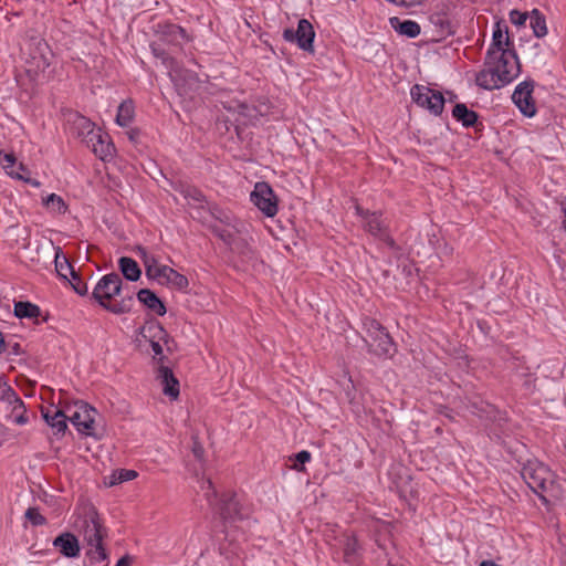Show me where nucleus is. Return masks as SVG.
Instances as JSON below:
<instances>
[{
  "label": "nucleus",
  "mask_w": 566,
  "mask_h": 566,
  "mask_svg": "<svg viewBox=\"0 0 566 566\" xmlns=\"http://www.w3.org/2000/svg\"><path fill=\"white\" fill-rule=\"evenodd\" d=\"M480 566H495V562L493 560H484L480 564Z\"/></svg>",
  "instance_id": "obj_54"
},
{
  "label": "nucleus",
  "mask_w": 566,
  "mask_h": 566,
  "mask_svg": "<svg viewBox=\"0 0 566 566\" xmlns=\"http://www.w3.org/2000/svg\"><path fill=\"white\" fill-rule=\"evenodd\" d=\"M410 97L412 102L428 111L434 116H440L444 108V96L441 92L432 90L426 85L415 84L410 88Z\"/></svg>",
  "instance_id": "obj_5"
},
{
  "label": "nucleus",
  "mask_w": 566,
  "mask_h": 566,
  "mask_svg": "<svg viewBox=\"0 0 566 566\" xmlns=\"http://www.w3.org/2000/svg\"><path fill=\"white\" fill-rule=\"evenodd\" d=\"M213 232L217 237H219L226 244L230 245L231 249L238 250L240 242L237 241L233 234L227 230L221 228H213Z\"/></svg>",
  "instance_id": "obj_37"
},
{
  "label": "nucleus",
  "mask_w": 566,
  "mask_h": 566,
  "mask_svg": "<svg viewBox=\"0 0 566 566\" xmlns=\"http://www.w3.org/2000/svg\"><path fill=\"white\" fill-rule=\"evenodd\" d=\"M251 201L266 216L277 212V200L272 188L266 182H256L251 192Z\"/></svg>",
  "instance_id": "obj_11"
},
{
  "label": "nucleus",
  "mask_w": 566,
  "mask_h": 566,
  "mask_svg": "<svg viewBox=\"0 0 566 566\" xmlns=\"http://www.w3.org/2000/svg\"><path fill=\"white\" fill-rule=\"evenodd\" d=\"M452 116L465 127L473 126L478 120V114L470 111L467 105L462 103L455 104Z\"/></svg>",
  "instance_id": "obj_26"
},
{
  "label": "nucleus",
  "mask_w": 566,
  "mask_h": 566,
  "mask_svg": "<svg viewBox=\"0 0 566 566\" xmlns=\"http://www.w3.org/2000/svg\"><path fill=\"white\" fill-rule=\"evenodd\" d=\"M430 23L434 27V32L446 35H453L458 31V24L443 12H437L430 15Z\"/></svg>",
  "instance_id": "obj_20"
},
{
  "label": "nucleus",
  "mask_w": 566,
  "mask_h": 566,
  "mask_svg": "<svg viewBox=\"0 0 566 566\" xmlns=\"http://www.w3.org/2000/svg\"><path fill=\"white\" fill-rule=\"evenodd\" d=\"M358 543L355 537L347 536L344 543V559L349 565H355L358 558Z\"/></svg>",
  "instance_id": "obj_33"
},
{
  "label": "nucleus",
  "mask_w": 566,
  "mask_h": 566,
  "mask_svg": "<svg viewBox=\"0 0 566 566\" xmlns=\"http://www.w3.org/2000/svg\"><path fill=\"white\" fill-rule=\"evenodd\" d=\"M53 546L65 557H76L80 554V544L72 533H63L53 541Z\"/></svg>",
  "instance_id": "obj_19"
},
{
  "label": "nucleus",
  "mask_w": 566,
  "mask_h": 566,
  "mask_svg": "<svg viewBox=\"0 0 566 566\" xmlns=\"http://www.w3.org/2000/svg\"><path fill=\"white\" fill-rule=\"evenodd\" d=\"M510 35L509 27L504 20H497V35Z\"/></svg>",
  "instance_id": "obj_50"
},
{
  "label": "nucleus",
  "mask_w": 566,
  "mask_h": 566,
  "mask_svg": "<svg viewBox=\"0 0 566 566\" xmlns=\"http://www.w3.org/2000/svg\"><path fill=\"white\" fill-rule=\"evenodd\" d=\"M70 282V284L72 285L73 290L80 294V295H86L87 293V285L86 283H84L80 275L77 274V279H72V277H69L67 280Z\"/></svg>",
  "instance_id": "obj_45"
},
{
  "label": "nucleus",
  "mask_w": 566,
  "mask_h": 566,
  "mask_svg": "<svg viewBox=\"0 0 566 566\" xmlns=\"http://www.w3.org/2000/svg\"><path fill=\"white\" fill-rule=\"evenodd\" d=\"M528 13L527 12H521L518 10H512L510 12V21L512 24H514L515 27H517V29H520V27H524L526 21L528 20Z\"/></svg>",
  "instance_id": "obj_41"
},
{
  "label": "nucleus",
  "mask_w": 566,
  "mask_h": 566,
  "mask_svg": "<svg viewBox=\"0 0 566 566\" xmlns=\"http://www.w3.org/2000/svg\"><path fill=\"white\" fill-rule=\"evenodd\" d=\"M191 197L195 201L201 202L203 199L202 193L197 189H189L187 192V197Z\"/></svg>",
  "instance_id": "obj_51"
},
{
  "label": "nucleus",
  "mask_w": 566,
  "mask_h": 566,
  "mask_svg": "<svg viewBox=\"0 0 566 566\" xmlns=\"http://www.w3.org/2000/svg\"><path fill=\"white\" fill-rule=\"evenodd\" d=\"M295 460L300 464H304L311 460V453L308 451H301L295 455Z\"/></svg>",
  "instance_id": "obj_49"
},
{
  "label": "nucleus",
  "mask_w": 566,
  "mask_h": 566,
  "mask_svg": "<svg viewBox=\"0 0 566 566\" xmlns=\"http://www.w3.org/2000/svg\"><path fill=\"white\" fill-rule=\"evenodd\" d=\"M124 290L123 281L117 273H109L104 275L96 284L93 291V298L98 302L106 311L120 315L129 313L134 304L132 293L126 294L120 301L112 303L111 300L119 296Z\"/></svg>",
  "instance_id": "obj_3"
},
{
  "label": "nucleus",
  "mask_w": 566,
  "mask_h": 566,
  "mask_svg": "<svg viewBox=\"0 0 566 566\" xmlns=\"http://www.w3.org/2000/svg\"><path fill=\"white\" fill-rule=\"evenodd\" d=\"M156 35H181L185 33V30L174 23H158L157 29L155 30Z\"/></svg>",
  "instance_id": "obj_36"
},
{
  "label": "nucleus",
  "mask_w": 566,
  "mask_h": 566,
  "mask_svg": "<svg viewBox=\"0 0 566 566\" xmlns=\"http://www.w3.org/2000/svg\"><path fill=\"white\" fill-rule=\"evenodd\" d=\"M294 469L298 470V471H302L303 469L302 468H298L297 464L294 465Z\"/></svg>",
  "instance_id": "obj_59"
},
{
  "label": "nucleus",
  "mask_w": 566,
  "mask_h": 566,
  "mask_svg": "<svg viewBox=\"0 0 566 566\" xmlns=\"http://www.w3.org/2000/svg\"><path fill=\"white\" fill-rule=\"evenodd\" d=\"M29 40H39L35 44H36L38 49L40 50V55H39V56L33 55V56H32V59H33V60L39 59L40 61H42V64H43V65H48L45 54H44V52L42 51V49H43L42 46H44V49H48V44L44 42V39H40V38H30Z\"/></svg>",
  "instance_id": "obj_47"
},
{
  "label": "nucleus",
  "mask_w": 566,
  "mask_h": 566,
  "mask_svg": "<svg viewBox=\"0 0 566 566\" xmlns=\"http://www.w3.org/2000/svg\"><path fill=\"white\" fill-rule=\"evenodd\" d=\"M391 28L400 35H419L421 32L420 25L412 20L401 21L398 17L389 19Z\"/></svg>",
  "instance_id": "obj_24"
},
{
  "label": "nucleus",
  "mask_w": 566,
  "mask_h": 566,
  "mask_svg": "<svg viewBox=\"0 0 566 566\" xmlns=\"http://www.w3.org/2000/svg\"><path fill=\"white\" fill-rule=\"evenodd\" d=\"M511 38H497V81L503 84L512 82L521 72L518 57L514 51L504 50L502 45H510Z\"/></svg>",
  "instance_id": "obj_6"
},
{
  "label": "nucleus",
  "mask_w": 566,
  "mask_h": 566,
  "mask_svg": "<svg viewBox=\"0 0 566 566\" xmlns=\"http://www.w3.org/2000/svg\"><path fill=\"white\" fill-rule=\"evenodd\" d=\"M69 412L67 419L72 422L74 427L78 430V432L95 437V417L97 416V410L90 406L84 401H76L73 407H66Z\"/></svg>",
  "instance_id": "obj_7"
},
{
  "label": "nucleus",
  "mask_w": 566,
  "mask_h": 566,
  "mask_svg": "<svg viewBox=\"0 0 566 566\" xmlns=\"http://www.w3.org/2000/svg\"><path fill=\"white\" fill-rule=\"evenodd\" d=\"M492 36H495V23L492 27Z\"/></svg>",
  "instance_id": "obj_57"
},
{
  "label": "nucleus",
  "mask_w": 566,
  "mask_h": 566,
  "mask_svg": "<svg viewBox=\"0 0 566 566\" xmlns=\"http://www.w3.org/2000/svg\"><path fill=\"white\" fill-rule=\"evenodd\" d=\"M535 82L533 80H525L521 82L512 94V101L526 117L536 115L537 108L533 97Z\"/></svg>",
  "instance_id": "obj_9"
},
{
  "label": "nucleus",
  "mask_w": 566,
  "mask_h": 566,
  "mask_svg": "<svg viewBox=\"0 0 566 566\" xmlns=\"http://www.w3.org/2000/svg\"><path fill=\"white\" fill-rule=\"evenodd\" d=\"M25 517L34 526L44 525L46 523V518L39 512L36 507H29L25 512Z\"/></svg>",
  "instance_id": "obj_40"
},
{
  "label": "nucleus",
  "mask_w": 566,
  "mask_h": 566,
  "mask_svg": "<svg viewBox=\"0 0 566 566\" xmlns=\"http://www.w3.org/2000/svg\"><path fill=\"white\" fill-rule=\"evenodd\" d=\"M0 400L12 406V412L18 409H23V401L17 395V392L8 385H3L1 388Z\"/></svg>",
  "instance_id": "obj_31"
},
{
  "label": "nucleus",
  "mask_w": 566,
  "mask_h": 566,
  "mask_svg": "<svg viewBox=\"0 0 566 566\" xmlns=\"http://www.w3.org/2000/svg\"><path fill=\"white\" fill-rule=\"evenodd\" d=\"M292 44H296L300 49L310 53L314 52L313 41L314 38H285Z\"/></svg>",
  "instance_id": "obj_39"
},
{
  "label": "nucleus",
  "mask_w": 566,
  "mask_h": 566,
  "mask_svg": "<svg viewBox=\"0 0 566 566\" xmlns=\"http://www.w3.org/2000/svg\"><path fill=\"white\" fill-rule=\"evenodd\" d=\"M74 527L90 546L87 554L91 560L94 563L105 562L107 554L103 546V538L106 536V530L94 505L86 503L81 507Z\"/></svg>",
  "instance_id": "obj_2"
},
{
  "label": "nucleus",
  "mask_w": 566,
  "mask_h": 566,
  "mask_svg": "<svg viewBox=\"0 0 566 566\" xmlns=\"http://www.w3.org/2000/svg\"><path fill=\"white\" fill-rule=\"evenodd\" d=\"M54 263L59 276L65 280H69V277L77 279V272L74 270L67 258L62 253L60 247L55 248Z\"/></svg>",
  "instance_id": "obj_22"
},
{
  "label": "nucleus",
  "mask_w": 566,
  "mask_h": 566,
  "mask_svg": "<svg viewBox=\"0 0 566 566\" xmlns=\"http://www.w3.org/2000/svg\"><path fill=\"white\" fill-rule=\"evenodd\" d=\"M201 491L205 492V496L207 499V501L212 504V499H216L217 497V492L213 488V484L211 482V480H203L201 482V486H200Z\"/></svg>",
  "instance_id": "obj_42"
},
{
  "label": "nucleus",
  "mask_w": 566,
  "mask_h": 566,
  "mask_svg": "<svg viewBox=\"0 0 566 566\" xmlns=\"http://www.w3.org/2000/svg\"><path fill=\"white\" fill-rule=\"evenodd\" d=\"M268 111V106L262 104L260 106L248 105L245 103H241L237 105L235 112H233V119H229L230 122L235 123V129L239 132L240 125H247L248 123H252L254 119H258L259 116H263ZM240 133H238L239 135Z\"/></svg>",
  "instance_id": "obj_15"
},
{
  "label": "nucleus",
  "mask_w": 566,
  "mask_h": 566,
  "mask_svg": "<svg viewBox=\"0 0 566 566\" xmlns=\"http://www.w3.org/2000/svg\"><path fill=\"white\" fill-rule=\"evenodd\" d=\"M11 353L14 355H19L22 353L21 346L19 343H14L13 345H10Z\"/></svg>",
  "instance_id": "obj_53"
},
{
  "label": "nucleus",
  "mask_w": 566,
  "mask_h": 566,
  "mask_svg": "<svg viewBox=\"0 0 566 566\" xmlns=\"http://www.w3.org/2000/svg\"><path fill=\"white\" fill-rule=\"evenodd\" d=\"M192 454L198 461H202L205 457V449L202 444L199 442L197 437H192Z\"/></svg>",
  "instance_id": "obj_46"
},
{
  "label": "nucleus",
  "mask_w": 566,
  "mask_h": 566,
  "mask_svg": "<svg viewBox=\"0 0 566 566\" xmlns=\"http://www.w3.org/2000/svg\"><path fill=\"white\" fill-rule=\"evenodd\" d=\"M80 122L83 128L87 129L84 142L92 148L93 153L103 160L111 157L113 146L107 140V135L103 134L101 130H95L93 124L85 117H80Z\"/></svg>",
  "instance_id": "obj_8"
},
{
  "label": "nucleus",
  "mask_w": 566,
  "mask_h": 566,
  "mask_svg": "<svg viewBox=\"0 0 566 566\" xmlns=\"http://www.w3.org/2000/svg\"><path fill=\"white\" fill-rule=\"evenodd\" d=\"M530 25L533 30V35H546L547 34V27H546V20L544 14L537 10L534 9L530 13Z\"/></svg>",
  "instance_id": "obj_29"
},
{
  "label": "nucleus",
  "mask_w": 566,
  "mask_h": 566,
  "mask_svg": "<svg viewBox=\"0 0 566 566\" xmlns=\"http://www.w3.org/2000/svg\"><path fill=\"white\" fill-rule=\"evenodd\" d=\"M403 270L406 271V273H408V275L411 274V268L407 269V266H405Z\"/></svg>",
  "instance_id": "obj_56"
},
{
  "label": "nucleus",
  "mask_w": 566,
  "mask_h": 566,
  "mask_svg": "<svg viewBox=\"0 0 566 566\" xmlns=\"http://www.w3.org/2000/svg\"><path fill=\"white\" fill-rule=\"evenodd\" d=\"M358 214H360L365 220L364 228L371 235L377 237L385 241L391 249H396L395 240L388 234V226L380 218L378 212H369L368 210H363L360 207H356Z\"/></svg>",
  "instance_id": "obj_12"
},
{
  "label": "nucleus",
  "mask_w": 566,
  "mask_h": 566,
  "mask_svg": "<svg viewBox=\"0 0 566 566\" xmlns=\"http://www.w3.org/2000/svg\"><path fill=\"white\" fill-rule=\"evenodd\" d=\"M366 329L365 342L369 352L382 357L389 356L395 352V344L386 328L381 326L376 319L368 318L364 323Z\"/></svg>",
  "instance_id": "obj_4"
},
{
  "label": "nucleus",
  "mask_w": 566,
  "mask_h": 566,
  "mask_svg": "<svg viewBox=\"0 0 566 566\" xmlns=\"http://www.w3.org/2000/svg\"><path fill=\"white\" fill-rule=\"evenodd\" d=\"M137 249L146 271L149 265L155 266L156 264H158L157 259L154 255L149 254L144 248L138 247Z\"/></svg>",
  "instance_id": "obj_44"
},
{
  "label": "nucleus",
  "mask_w": 566,
  "mask_h": 566,
  "mask_svg": "<svg viewBox=\"0 0 566 566\" xmlns=\"http://www.w3.org/2000/svg\"><path fill=\"white\" fill-rule=\"evenodd\" d=\"M138 301L144 304L147 308L153 311L159 316L166 314V306L161 300L150 290L142 289L137 293Z\"/></svg>",
  "instance_id": "obj_21"
},
{
  "label": "nucleus",
  "mask_w": 566,
  "mask_h": 566,
  "mask_svg": "<svg viewBox=\"0 0 566 566\" xmlns=\"http://www.w3.org/2000/svg\"><path fill=\"white\" fill-rule=\"evenodd\" d=\"M161 274L163 279L160 280L159 283L163 285H168L181 291L187 289L189 284L188 279L185 275L178 273L177 271L169 266H167V269H164V272Z\"/></svg>",
  "instance_id": "obj_23"
},
{
  "label": "nucleus",
  "mask_w": 566,
  "mask_h": 566,
  "mask_svg": "<svg viewBox=\"0 0 566 566\" xmlns=\"http://www.w3.org/2000/svg\"><path fill=\"white\" fill-rule=\"evenodd\" d=\"M19 169L22 170V171L25 170V168H24V166L22 164L19 165Z\"/></svg>",
  "instance_id": "obj_58"
},
{
  "label": "nucleus",
  "mask_w": 566,
  "mask_h": 566,
  "mask_svg": "<svg viewBox=\"0 0 566 566\" xmlns=\"http://www.w3.org/2000/svg\"><path fill=\"white\" fill-rule=\"evenodd\" d=\"M43 202L49 209L57 213H65L67 210V206L64 200L55 193L48 196Z\"/></svg>",
  "instance_id": "obj_35"
},
{
  "label": "nucleus",
  "mask_w": 566,
  "mask_h": 566,
  "mask_svg": "<svg viewBox=\"0 0 566 566\" xmlns=\"http://www.w3.org/2000/svg\"><path fill=\"white\" fill-rule=\"evenodd\" d=\"M164 269H167V265H160L159 263L156 264L155 266L149 265L146 271V275L151 280H157L158 282H160V280L163 279L161 273L164 272Z\"/></svg>",
  "instance_id": "obj_43"
},
{
  "label": "nucleus",
  "mask_w": 566,
  "mask_h": 566,
  "mask_svg": "<svg viewBox=\"0 0 566 566\" xmlns=\"http://www.w3.org/2000/svg\"><path fill=\"white\" fill-rule=\"evenodd\" d=\"M564 213H565V217H566V208L564 209Z\"/></svg>",
  "instance_id": "obj_61"
},
{
  "label": "nucleus",
  "mask_w": 566,
  "mask_h": 566,
  "mask_svg": "<svg viewBox=\"0 0 566 566\" xmlns=\"http://www.w3.org/2000/svg\"><path fill=\"white\" fill-rule=\"evenodd\" d=\"M282 35H315V31L308 20L300 19L296 31L291 28H286Z\"/></svg>",
  "instance_id": "obj_34"
},
{
  "label": "nucleus",
  "mask_w": 566,
  "mask_h": 566,
  "mask_svg": "<svg viewBox=\"0 0 566 566\" xmlns=\"http://www.w3.org/2000/svg\"><path fill=\"white\" fill-rule=\"evenodd\" d=\"M563 223H564V228H565V230H566V219L564 220V222H563Z\"/></svg>",
  "instance_id": "obj_60"
},
{
  "label": "nucleus",
  "mask_w": 566,
  "mask_h": 566,
  "mask_svg": "<svg viewBox=\"0 0 566 566\" xmlns=\"http://www.w3.org/2000/svg\"><path fill=\"white\" fill-rule=\"evenodd\" d=\"M134 117V105L132 101H125L118 106L116 123L119 126L126 127L130 124Z\"/></svg>",
  "instance_id": "obj_30"
},
{
  "label": "nucleus",
  "mask_w": 566,
  "mask_h": 566,
  "mask_svg": "<svg viewBox=\"0 0 566 566\" xmlns=\"http://www.w3.org/2000/svg\"><path fill=\"white\" fill-rule=\"evenodd\" d=\"M119 269L123 275L132 282L137 281L140 277V269L135 260L128 256H122L118 261Z\"/></svg>",
  "instance_id": "obj_27"
},
{
  "label": "nucleus",
  "mask_w": 566,
  "mask_h": 566,
  "mask_svg": "<svg viewBox=\"0 0 566 566\" xmlns=\"http://www.w3.org/2000/svg\"><path fill=\"white\" fill-rule=\"evenodd\" d=\"M14 315L19 318H36L40 315V307L30 302H15Z\"/></svg>",
  "instance_id": "obj_28"
},
{
  "label": "nucleus",
  "mask_w": 566,
  "mask_h": 566,
  "mask_svg": "<svg viewBox=\"0 0 566 566\" xmlns=\"http://www.w3.org/2000/svg\"><path fill=\"white\" fill-rule=\"evenodd\" d=\"M135 135H136V133H135V132H130V133H128L129 139H130V140H135Z\"/></svg>",
  "instance_id": "obj_55"
},
{
  "label": "nucleus",
  "mask_w": 566,
  "mask_h": 566,
  "mask_svg": "<svg viewBox=\"0 0 566 566\" xmlns=\"http://www.w3.org/2000/svg\"><path fill=\"white\" fill-rule=\"evenodd\" d=\"M169 76L180 95H189L200 87L201 81L192 71L182 69L176 62L169 69Z\"/></svg>",
  "instance_id": "obj_10"
},
{
  "label": "nucleus",
  "mask_w": 566,
  "mask_h": 566,
  "mask_svg": "<svg viewBox=\"0 0 566 566\" xmlns=\"http://www.w3.org/2000/svg\"><path fill=\"white\" fill-rule=\"evenodd\" d=\"M157 380L159 381L163 392L170 399L176 400L179 397V380L172 370L166 366H160L157 371Z\"/></svg>",
  "instance_id": "obj_16"
},
{
  "label": "nucleus",
  "mask_w": 566,
  "mask_h": 566,
  "mask_svg": "<svg viewBox=\"0 0 566 566\" xmlns=\"http://www.w3.org/2000/svg\"><path fill=\"white\" fill-rule=\"evenodd\" d=\"M494 51L495 38H492L484 67L475 75L476 85L485 90L495 88V63L493 62L492 56Z\"/></svg>",
  "instance_id": "obj_14"
},
{
  "label": "nucleus",
  "mask_w": 566,
  "mask_h": 566,
  "mask_svg": "<svg viewBox=\"0 0 566 566\" xmlns=\"http://www.w3.org/2000/svg\"><path fill=\"white\" fill-rule=\"evenodd\" d=\"M14 415L13 421L18 424H25L28 422V417L25 416V407L23 406V409H18L17 411L12 412Z\"/></svg>",
  "instance_id": "obj_48"
},
{
  "label": "nucleus",
  "mask_w": 566,
  "mask_h": 566,
  "mask_svg": "<svg viewBox=\"0 0 566 566\" xmlns=\"http://www.w3.org/2000/svg\"><path fill=\"white\" fill-rule=\"evenodd\" d=\"M219 513L226 522H235L248 516L235 493H224L222 495Z\"/></svg>",
  "instance_id": "obj_13"
},
{
  "label": "nucleus",
  "mask_w": 566,
  "mask_h": 566,
  "mask_svg": "<svg viewBox=\"0 0 566 566\" xmlns=\"http://www.w3.org/2000/svg\"><path fill=\"white\" fill-rule=\"evenodd\" d=\"M501 447L507 455L509 462L516 463L522 479L528 488L536 494L541 495L548 490L553 484V473L542 462L535 459H530L527 448L524 443L517 440H503Z\"/></svg>",
  "instance_id": "obj_1"
},
{
  "label": "nucleus",
  "mask_w": 566,
  "mask_h": 566,
  "mask_svg": "<svg viewBox=\"0 0 566 566\" xmlns=\"http://www.w3.org/2000/svg\"><path fill=\"white\" fill-rule=\"evenodd\" d=\"M140 335L149 339L151 348L155 355H161L163 347L159 344V340L165 339L167 336V332L159 323H149L140 328Z\"/></svg>",
  "instance_id": "obj_17"
},
{
  "label": "nucleus",
  "mask_w": 566,
  "mask_h": 566,
  "mask_svg": "<svg viewBox=\"0 0 566 566\" xmlns=\"http://www.w3.org/2000/svg\"><path fill=\"white\" fill-rule=\"evenodd\" d=\"M165 46H166V42L164 41V39H161L160 43L154 42L151 44V50H153L154 55L156 57L161 59L163 63L168 69H170L176 63L175 59L171 56V54L175 53L176 45L169 44L168 49H166Z\"/></svg>",
  "instance_id": "obj_25"
},
{
  "label": "nucleus",
  "mask_w": 566,
  "mask_h": 566,
  "mask_svg": "<svg viewBox=\"0 0 566 566\" xmlns=\"http://www.w3.org/2000/svg\"><path fill=\"white\" fill-rule=\"evenodd\" d=\"M137 476V472L134 470L122 469L118 472H115L112 475V480L109 481V485H114L116 483H120L124 481L134 480Z\"/></svg>",
  "instance_id": "obj_38"
},
{
  "label": "nucleus",
  "mask_w": 566,
  "mask_h": 566,
  "mask_svg": "<svg viewBox=\"0 0 566 566\" xmlns=\"http://www.w3.org/2000/svg\"><path fill=\"white\" fill-rule=\"evenodd\" d=\"M0 161L8 175H10L11 177H14L17 179L29 181L28 179L24 178L23 175H21L19 171L14 170L17 159L12 153L7 154V153H3L2 150H0Z\"/></svg>",
  "instance_id": "obj_32"
},
{
  "label": "nucleus",
  "mask_w": 566,
  "mask_h": 566,
  "mask_svg": "<svg viewBox=\"0 0 566 566\" xmlns=\"http://www.w3.org/2000/svg\"><path fill=\"white\" fill-rule=\"evenodd\" d=\"M132 558L128 555L123 556L116 564V566H130Z\"/></svg>",
  "instance_id": "obj_52"
},
{
  "label": "nucleus",
  "mask_w": 566,
  "mask_h": 566,
  "mask_svg": "<svg viewBox=\"0 0 566 566\" xmlns=\"http://www.w3.org/2000/svg\"><path fill=\"white\" fill-rule=\"evenodd\" d=\"M42 417L48 426L54 430V434L63 436L65 433V430L67 429V416L65 415V410L49 407L42 409Z\"/></svg>",
  "instance_id": "obj_18"
}]
</instances>
